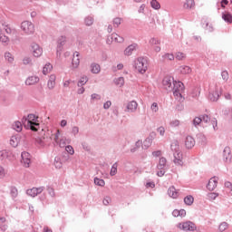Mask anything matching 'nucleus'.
I'll return each mask as SVG.
<instances>
[{"instance_id":"nucleus-1","label":"nucleus","mask_w":232,"mask_h":232,"mask_svg":"<svg viewBox=\"0 0 232 232\" xmlns=\"http://www.w3.org/2000/svg\"><path fill=\"white\" fill-rule=\"evenodd\" d=\"M222 95V87L218 84H213L209 88L208 99L212 101V102H217L220 96Z\"/></svg>"},{"instance_id":"nucleus-2","label":"nucleus","mask_w":232,"mask_h":232,"mask_svg":"<svg viewBox=\"0 0 232 232\" xmlns=\"http://www.w3.org/2000/svg\"><path fill=\"white\" fill-rule=\"evenodd\" d=\"M20 29L24 35H34V34H35V25L30 21L22 22Z\"/></svg>"},{"instance_id":"nucleus-3","label":"nucleus","mask_w":232,"mask_h":232,"mask_svg":"<svg viewBox=\"0 0 232 232\" xmlns=\"http://www.w3.org/2000/svg\"><path fill=\"white\" fill-rule=\"evenodd\" d=\"M171 150L174 152V163L177 166H184V161H182V152L179 150V143L174 142L171 144Z\"/></svg>"},{"instance_id":"nucleus-4","label":"nucleus","mask_w":232,"mask_h":232,"mask_svg":"<svg viewBox=\"0 0 232 232\" xmlns=\"http://www.w3.org/2000/svg\"><path fill=\"white\" fill-rule=\"evenodd\" d=\"M173 95L178 101H182V92H184V83L175 81L173 83Z\"/></svg>"},{"instance_id":"nucleus-5","label":"nucleus","mask_w":232,"mask_h":232,"mask_svg":"<svg viewBox=\"0 0 232 232\" xmlns=\"http://www.w3.org/2000/svg\"><path fill=\"white\" fill-rule=\"evenodd\" d=\"M39 117L35 116L34 114H29L27 116L26 121H27V126L30 127V130L32 131H37L40 128L39 125Z\"/></svg>"},{"instance_id":"nucleus-6","label":"nucleus","mask_w":232,"mask_h":232,"mask_svg":"<svg viewBox=\"0 0 232 232\" xmlns=\"http://www.w3.org/2000/svg\"><path fill=\"white\" fill-rule=\"evenodd\" d=\"M135 69L139 73H146L148 71V61L142 57L138 58L135 62Z\"/></svg>"},{"instance_id":"nucleus-7","label":"nucleus","mask_w":232,"mask_h":232,"mask_svg":"<svg viewBox=\"0 0 232 232\" xmlns=\"http://www.w3.org/2000/svg\"><path fill=\"white\" fill-rule=\"evenodd\" d=\"M177 227L180 229V231H197V225L191 221L179 223Z\"/></svg>"},{"instance_id":"nucleus-8","label":"nucleus","mask_w":232,"mask_h":232,"mask_svg":"<svg viewBox=\"0 0 232 232\" xmlns=\"http://www.w3.org/2000/svg\"><path fill=\"white\" fill-rule=\"evenodd\" d=\"M53 140L54 142L60 147V148H64L66 146V138L62 137L61 138V130H57L56 133L52 135Z\"/></svg>"},{"instance_id":"nucleus-9","label":"nucleus","mask_w":232,"mask_h":232,"mask_svg":"<svg viewBox=\"0 0 232 232\" xmlns=\"http://www.w3.org/2000/svg\"><path fill=\"white\" fill-rule=\"evenodd\" d=\"M22 164H24V168H30V164H32V156L30 155V153L24 151L22 152Z\"/></svg>"},{"instance_id":"nucleus-10","label":"nucleus","mask_w":232,"mask_h":232,"mask_svg":"<svg viewBox=\"0 0 232 232\" xmlns=\"http://www.w3.org/2000/svg\"><path fill=\"white\" fill-rule=\"evenodd\" d=\"M156 136L157 134L155 132H151L150 136L143 141L142 149L148 150V148H150V146L153 144V140L155 139Z\"/></svg>"},{"instance_id":"nucleus-11","label":"nucleus","mask_w":232,"mask_h":232,"mask_svg":"<svg viewBox=\"0 0 232 232\" xmlns=\"http://www.w3.org/2000/svg\"><path fill=\"white\" fill-rule=\"evenodd\" d=\"M111 43H124V38L114 33L107 39L108 44H111Z\"/></svg>"},{"instance_id":"nucleus-12","label":"nucleus","mask_w":232,"mask_h":232,"mask_svg":"<svg viewBox=\"0 0 232 232\" xmlns=\"http://www.w3.org/2000/svg\"><path fill=\"white\" fill-rule=\"evenodd\" d=\"M31 48L34 57H41V55H43V48L39 46V44H33Z\"/></svg>"},{"instance_id":"nucleus-13","label":"nucleus","mask_w":232,"mask_h":232,"mask_svg":"<svg viewBox=\"0 0 232 232\" xmlns=\"http://www.w3.org/2000/svg\"><path fill=\"white\" fill-rule=\"evenodd\" d=\"M42 191H44V188L40 187V188H33L31 189H27L26 193L29 197H37L40 195Z\"/></svg>"},{"instance_id":"nucleus-14","label":"nucleus","mask_w":232,"mask_h":232,"mask_svg":"<svg viewBox=\"0 0 232 232\" xmlns=\"http://www.w3.org/2000/svg\"><path fill=\"white\" fill-rule=\"evenodd\" d=\"M218 184V178L213 177L209 179L207 188L209 189V191H213L214 189L217 188V186Z\"/></svg>"},{"instance_id":"nucleus-15","label":"nucleus","mask_w":232,"mask_h":232,"mask_svg":"<svg viewBox=\"0 0 232 232\" xmlns=\"http://www.w3.org/2000/svg\"><path fill=\"white\" fill-rule=\"evenodd\" d=\"M80 64H81V54L79 53V52H75L72 55V68H79Z\"/></svg>"},{"instance_id":"nucleus-16","label":"nucleus","mask_w":232,"mask_h":232,"mask_svg":"<svg viewBox=\"0 0 232 232\" xmlns=\"http://www.w3.org/2000/svg\"><path fill=\"white\" fill-rule=\"evenodd\" d=\"M172 82L174 83L175 80L171 76H166L162 81V84L166 90H169V88H171Z\"/></svg>"},{"instance_id":"nucleus-17","label":"nucleus","mask_w":232,"mask_h":232,"mask_svg":"<svg viewBox=\"0 0 232 232\" xmlns=\"http://www.w3.org/2000/svg\"><path fill=\"white\" fill-rule=\"evenodd\" d=\"M224 97L226 101H231L232 99V85H225Z\"/></svg>"},{"instance_id":"nucleus-18","label":"nucleus","mask_w":232,"mask_h":232,"mask_svg":"<svg viewBox=\"0 0 232 232\" xmlns=\"http://www.w3.org/2000/svg\"><path fill=\"white\" fill-rule=\"evenodd\" d=\"M231 149L229 147H226L223 150V159L225 162H231Z\"/></svg>"},{"instance_id":"nucleus-19","label":"nucleus","mask_w":232,"mask_h":232,"mask_svg":"<svg viewBox=\"0 0 232 232\" xmlns=\"http://www.w3.org/2000/svg\"><path fill=\"white\" fill-rule=\"evenodd\" d=\"M4 32L7 34V35H15L17 34V30L12 27L10 24H5L3 26Z\"/></svg>"},{"instance_id":"nucleus-20","label":"nucleus","mask_w":232,"mask_h":232,"mask_svg":"<svg viewBox=\"0 0 232 232\" xmlns=\"http://www.w3.org/2000/svg\"><path fill=\"white\" fill-rule=\"evenodd\" d=\"M185 146L188 150L195 147V139L191 136H188L185 140Z\"/></svg>"},{"instance_id":"nucleus-21","label":"nucleus","mask_w":232,"mask_h":232,"mask_svg":"<svg viewBox=\"0 0 232 232\" xmlns=\"http://www.w3.org/2000/svg\"><path fill=\"white\" fill-rule=\"evenodd\" d=\"M57 79V76L55 74H51L49 76V80L47 82V86L49 90H53L55 88V81Z\"/></svg>"},{"instance_id":"nucleus-22","label":"nucleus","mask_w":232,"mask_h":232,"mask_svg":"<svg viewBox=\"0 0 232 232\" xmlns=\"http://www.w3.org/2000/svg\"><path fill=\"white\" fill-rule=\"evenodd\" d=\"M19 142H21V136L15 135L11 137L10 144L13 146V148H17V146H19Z\"/></svg>"},{"instance_id":"nucleus-23","label":"nucleus","mask_w":232,"mask_h":232,"mask_svg":"<svg viewBox=\"0 0 232 232\" xmlns=\"http://www.w3.org/2000/svg\"><path fill=\"white\" fill-rule=\"evenodd\" d=\"M168 194L169 197H171V198H179V191H177V188H175L173 186L169 188Z\"/></svg>"},{"instance_id":"nucleus-24","label":"nucleus","mask_w":232,"mask_h":232,"mask_svg":"<svg viewBox=\"0 0 232 232\" xmlns=\"http://www.w3.org/2000/svg\"><path fill=\"white\" fill-rule=\"evenodd\" d=\"M37 82H39V77L37 76H31L25 81V84H27V86H32V84H37Z\"/></svg>"},{"instance_id":"nucleus-25","label":"nucleus","mask_w":232,"mask_h":232,"mask_svg":"<svg viewBox=\"0 0 232 232\" xmlns=\"http://www.w3.org/2000/svg\"><path fill=\"white\" fill-rule=\"evenodd\" d=\"M134 50H137V44H130L124 50V55H131L133 53Z\"/></svg>"},{"instance_id":"nucleus-26","label":"nucleus","mask_w":232,"mask_h":232,"mask_svg":"<svg viewBox=\"0 0 232 232\" xmlns=\"http://www.w3.org/2000/svg\"><path fill=\"white\" fill-rule=\"evenodd\" d=\"M138 106H139V103H137V102H135V101L130 102L127 104V111H135V110H137Z\"/></svg>"},{"instance_id":"nucleus-27","label":"nucleus","mask_w":232,"mask_h":232,"mask_svg":"<svg viewBox=\"0 0 232 232\" xmlns=\"http://www.w3.org/2000/svg\"><path fill=\"white\" fill-rule=\"evenodd\" d=\"M12 128L14 130V131H23V123L21 121H16L12 123Z\"/></svg>"},{"instance_id":"nucleus-28","label":"nucleus","mask_w":232,"mask_h":232,"mask_svg":"<svg viewBox=\"0 0 232 232\" xmlns=\"http://www.w3.org/2000/svg\"><path fill=\"white\" fill-rule=\"evenodd\" d=\"M179 72H180L183 75H188L191 73V68L188 65H181L179 68Z\"/></svg>"},{"instance_id":"nucleus-29","label":"nucleus","mask_w":232,"mask_h":232,"mask_svg":"<svg viewBox=\"0 0 232 232\" xmlns=\"http://www.w3.org/2000/svg\"><path fill=\"white\" fill-rule=\"evenodd\" d=\"M0 43L8 44L10 43V37L3 34V30L0 28Z\"/></svg>"},{"instance_id":"nucleus-30","label":"nucleus","mask_w":232,"mask_h":232,"mask_svg":"<svg viewBox=\"0 0 232 232\" xmlns=\"http://www.w3.org/2000/svg\"><path fill=\"white\" fill-rule=\"evenodd\" d=\"M173 217H180V218H184L186 217V211L184 209H174L172 212Z\"/></svg>"},{"instance_id":"nucleus-31","label":"nucleus","mask_w":232,"mask_h":232,"mask_svg":"<svg viewBox=\"0 0 232 232\" xmlns=\"http://www.w3.org/2000/svg\"><path fill=\"white\" fill-rule=\"evenodd\" d=\"M52 70H53V66L51 65V63H46L43 69L44 75H48V73H50V72H52Z\"/></svg>"},{"instance_id":"nucleus-32","label":"nucleus","mask_w":232,"mask_h":232,"mask_svg":"<svg viewBox=\"0 0 232 232\" xmlns=\"http://www.w3.org/2000/svg\"><path fill=\"white\" fill-rule=\"evenodd\" d=\"M114 84L119 88H122V86H124V77H119L114 79Z\"/></svg>"},{"instance_id":"nucleus-33","label":"nucleus","mask_w":232,"mask_h":232,"mask_svg":"<svg viewBox=\"0 0 232 232\" xmlns=\"http://www.w3.org/2000/svg\"><path fill=\"white\" fill-rule=\"evenodd\" d=\"M193 202H195V198H193V196L188 195V196L185 197L184 203L187 206H191L193 204Z\"/></svg>"},{"instance_id":"nucleus-34","label":"nucleus","mask_w":232,"mask_h":232,"mask_svg":"<svg viewBox=\"0 0 232 232\" xmlns=\"http://www.w3.org/2000/svg\"><path fill=\"white\" fill-rule=\"evenodd\" d=\"M222 19H224L226 23H232V15L227 12L222 14Z\"/></svg>"},{"instance_id":"nucleus-35","label":"nucleus","mask_w":232,"mask_h":232,"mask_svg":"<svg viewBox=\"0 0 232 232\" xmlns=\"http://www.w3.org/2000/svg\"><path fill=\"white\" fill-rule=\"evenodd\" d=\"M91 72L92 73H99L101 72V66L97 63H92L91 65Z\"/></svg>"},{"instance_id":"nucleus-36","label":"nucleus","mask_w":232,"mask_h":232,"mask_svg":"<svg viewBox=\"0 0 232 232\" xmlns=\"http://www.w3.org/2000/svg\"><path fill=\"white\" fill-rule=\"evenodd\" d=\"M166 158H160L159 164H158V169H164V168L166 167Z\"/></svg>"},{"instance_id":"nucleus-37","label":"nucleus","mask_w":232,"mask_h":232,"mask_svg":"<svg viewBox=\"0 0 232 232\" xmlns=\"http://www.w3.org/2000/svg\"><path fill=\"white\" fill-rule=\"evenodd\" d=\"M94 184L96 186H101V188H104V186L106 185V182L104 181V179H101L99 178H95L94 179Z\"/></svg>"},{"instance_id":"nucleus-38","label":"nucleus","mask_w":232,"mask_h":232,"mask_svg":"<svg viewBox=\"0 0 232 232\" xmlns=\"http://www.w3.org/2000/svg\"><path fill=\"white\" fill-rule=\"evenodd\" d=\"M150 5L154 10H160V4L157 0H152Z\"/></svg>"},{"instance_id":"nucleus-39","label":"nucleus","mask_w":232,"mask_h":232,"mask_svg":"<svg viewBox=\"0 0 232 232\" xmlns=\"http://www.w3.org/2000/svg\"><path fill=\"white\" fill-rule=\"evenodd\" d=\"M5 61H7V63H10L11 64H12V63H14V55L10 53H5Z\"/></svg>"},{"instance_id":"nucleus-40","label":"nucleus","mask_w":232,"mask_h":232,"mask_svg":"<svg viewBox=\"0 0 232 232\" xmlns=\"http://www.w3.org/2000/svg\"><path fill=\"white\" fill-rule=\"evenodd\" d=\"M58 48H61L62 46H64L66 44V36H61L58 39Z\"/></svg>"},{"instance_id":"nucleus-41","label":"nucleus","mask_w":232,"mask_h":232,"mask_svg":"<svg viewBox=\"0 0 232 232\" xmlns=\"http://www.w3.org/2000/svg\"><path fill=\"white\" fill-rule=\"evenodd\" d=\"M163 61H173L175 59V56L171 53H165L162 55Z\"/></svg>"},{"instance_id":"nucleus-42","label":"nucleus","mask_w":232,"mask_h":232,"mask_svg":"<svg viewBox=\"0 0 232 232\" xmlns=\"http://www.w3.org/2000/svg\"><path fill=\"white\" fill-rule=\"evenodd\" d=\"M185 8H193L195 6V0H186Z\"/></svg>"},{"instance_id":"nucleus-43","label":"nucleus","mask_w":232,"mask_h":232,"mask_svg":"<svg viewBox=\"0 0 232 232\" xmlns=\"http://www.w3.org/2000/svg\"><path fill=\"white\" fill-rule=\"evenodd\" d=\"M88 82V77L87 76H82L79 82H78V86H84Z\"/></svg>"},{"instance_id":"nucleus-44","label":"nucleus","mask_w":232,"mask_h":232,"mask_svg":"<svg viewBox=\"0 0 232 232\" xmlns=\"http://www.w3.org/2000/svg\"><path fill=\"white\" fill-rule=\"evenodd\" d=\"M150 44L151 46L160 45V40L158 39V38H151V39L150 40Z\"/></svg>"},{"instance_id":"nucleus-45","label":"nucleus","mask_w":232,"mask_h":232,"mask_svg":"<svg viewBox=\"0 0 232 232\" xmlns=\"http://www.w3.org/2000/svg\"><path fill=\"white\" fill-rule=\"evenodd\" d=\"M227 227H229V225H227L226 222H223L219 225L218 229L220 232H224L226 229H227Z\"/></svg>"},{"instance_id":"nucleus-46","label":"nucleus","mask_w":232,"mask_h":232,"mask_svg":"<svg viewBox=\"0 0 232 232\" xmlns=\"http://www.w3.org/2000/svg\"><path fill=\"white\" fill-rule=\"evenodd\" d=\"M110 175L111 177H114V175H117V163H114L111 167V172H110Z\"/></svg>"},{"instance_id":"nucleus-47","label":"nucleus","mask_w":232,"mask_h":232,"mask_svg":"<svg viewBox=\"0 0 232 232\" xmlns=\"http://www.w3.org/2000/svg\"><path fill=\"white\" fill-rule=\"evenodd\" d=\"M176 59H178V61H182L183 59H186V54L184 53L178 52L176 53Z\"/></svg>"},{"instance_id":"nucleus-48","label":"nucleus","mask_w":232,"mask_h":232,"mask_svg":"<svg viewBox=\"0 0 232 232\" xmlns=\"http://www.w3.org/2000/svg\"><path fill=\"white\" fill-rule=\"evenodd\" d=\"M85 24L87 26H92L93 24V17L88 16L87 18H85Z\"/></svg>"},{"instance_id":"nucleus-49","label":"nucleus","mask_w":232,"mask_h":232,"mask_svg":"<svg viewBox=\"0 0 232 232\" xmlns=\"http://www.w3.org/2000/svg\"><path fill=\"white\" fill-rule=\"evenodd\" d=\"M36 144L38 146H42V147L46 146V143H44V138H37L36 139Z\"/></svg>"},{"instance_id":"nucleus-50","label":"nucleus","mask_w":232,"mask_h":232,"mask_svg":"<svg viewBox=\"0 0 232 232\" xmlns=\"http://www.w3.org/2000/svg\"><path fill=\"white\" fill-rule=\"evenodd\" d=\"M102 97H101V94H98V93H93L91 95V101H101Z\"/></svg>"},{"instance_id":"nucleus-51","label":"nucleus","mask_w":232,"mask_h":232,"mask_svg":"<svg viewBox=\"0 0 232 232\" xmlns=\"http://www.w3.org/2000/svg\"><path fill=\"white\" fill-rule=\"evenodd\" d=\"M221 77H222L223 81H228L229 80V72H227V71H223L221 72Z\"/></svg>"},{"instance_id":"nucleus-52","label":"nucleus","mask_w":232,"mask_h":232,"mask_svg":"<svg viewBox=\"0 0 232 232\" xmlns=\"http://www.w3.org/2000/svg\"><path fill=\"white\" fill-rule=\"evenodd\" d=\"M150 110L154 111V113H157V111H159V103L153 102L150 106Z\"/></svg>"},{"instance_id":"nucleus-53","label":"nucleus","mask_w":232,"mask_h":232,"mask_svg":"<svg viewBox=\"0 0 232 232\" xmlns=\"http://www.w3.org/2000/svg\"><path fill=\"white\" fill-rule=\"evenodd\" d=\"M217 197H218V194H217L215 192H210L208 194V200H215V198H217Z\"/></svg>"},{"instance_id":"nucleus-54","label":"nucleus","mask_w":232,"mask_h":232,"mask_svg":"<svg viewBox=\"0 0 232 232\" xmlns=\"http://www.w3.org/2000/svg\"><path fill=\"white\" fill-rule=\"evenodd\" d=\"M54 166H55L56 169H61V168H63V162H61L59 160V159H55Z\"/></svg>"},{"instance_id":"nucleus-55","label":"nucleus","mask_w":232,"mask_h":232,"mask_svg":"<svg viewBox=\"0 0 232 232\" xmlns=\"http://www.w3.org/2000/svg\"><path fill=\"white\" fill-rule=\"evenodd\" d=\"M65 151H67V153H69L70 155H73V153H75L73 147L70 145L65 147Z\"/></svg>"},{"instance_id":"nucleus-56","label":"nucleus","mask_w":232,"mask_h":232,"mask_svg":"<svg viewBox=\"0 0 232 232\" xmlns=\"http://www.w3.org/2000/svg\"><path fill=\"white\" fill-rule=\"evenodd\" d=\"M5 177H6V170L0 165V179H5Z\"/></svg>"},{"instance_id":"nucleus-57","label":"nucleus","mask_w":232,"mask_h":232,"mask_svg":"<svg viewBox=\"0 0 232 232\" xmlns=\"http://www.w3.org/2000/svg\"><path fill=\"white\" fill-rule=\"evenodd\" d=\"M121 23H122V20L121 18H114V20H113V26L119 27Z\"/></svg>"},{"instance_id":"nucleus-58","label":"nucleus","mask_w":232,"mask_h":232,"mask_svg":"<svg viewBox=\"0 0 232 232\" xmlns=\"http://www.w3.org/2000/svg\"><path fill=\"white\" fill-rule=\"evenodd\" d=\"M158 133H160V135H161V137H164V134L166 133V129H164V127H159L157 129Z\"/></svg>"},{"instance_id":"nucleus-59","label":"nucleus","mask_w":232,"mask_h":232,"mask_svg":"<svg viewBox=\"0 0 232 232\" xmlns=\"http://www.w3.org/2000/svg\"><path fill=\"white\" fill-rule=\"evenodd\" d=\"M201 121H202V122H206V123L211 122V119H210L209 116H208V115H203V116L201 117Z\"/></svg>"},{"instance_id":"nucleus-60","label":"nucleus","mask_w":232,"mask_h":232,"mask_svg":"<svg viewBox=\"0 0 232 232\" xmlns=\"http://www.w3.org/2000/svg\"><path fill=\"white\" fill-rule=\"evenodd\" d=\"M102 202H103L104 206H109V204L111 202V198L106 197V198H103Z\"/></svg>"},{"instance_id":"nucleus-61","label":"nucleus","mask_w":232,"mask_h":232,"mask_svg":"<svg viewBox=\"0 0 232 232\" xmlns=\"http://www.w3.org/2000/svg\"><path fill=\"white\" fill-rule=\"evenodd\" d=\"M225 188H227V189H229L230 194L232 195V183L229 181L225 182Z\"/></svg>"},{"instance_id":"nucleus-62","label":"nucleus","mask_w":232,"mask_h":232,"mask_svg":"<svg viewBox=\"0 0 232 232\" xmlns=\"http://www.w3.org/2000/svg\"><path fill=\"white\" fill-rule=\"evenodd\" d=\"M194 125L195 126H198V124H200V122H202V118H200V117H196L195 119H194Z\"/></svg>"},{"instance_id":"nucleus-63","label":"nucleus","mask_w":232,"mask_h":232,"mask_svg":"<svg viewBox=\"0 0 232 232\" xmlns=\"http://www.w3.org/2000/svg\"><path fill=\"white\" fill-rule=\"evenodd\" d=\"M6 157H8V151L6 150L0 151V158L6 159Z\"/></svg>"},{"instance_id":"nucleus-64","label":"nucleus","mask_w":232,"mask_h":232,"mask_svg":"<svg viewBox=\"0 0 232 232\" xmlns=\"http://www.w3.org/2000/svg\"><path fill=\"white\" fill-rule=\"evenodd\" d=\"M111 106V102L108 101L103 104L104 110H109V108Z\"/></svg>"}]
</instances>
